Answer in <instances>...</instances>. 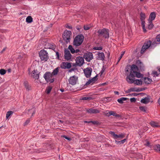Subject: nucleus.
I'll list each match as a JSON object with an SVG mask.
<instances>
[{
	"label": "nucleus",
	"mask_w": 160,
	"mask_h": 160,
	"mask_svg": "<svg viewBox=\"0 0 160 160\" xmlns=\"http://www.w3.org/2000/svg\"><path fill=\"white\" fill-rule=\"evenodd\" d=\"M130 68V72L129 74L127 76L126 80L129 83L132 84L133 83L134 81L131 79V78H134L135 77L138 78H142L143 75L138 72L139 69L136 65L132 64L131 65Z\"/></svg>",
	"instance_id": "f257e3e1"
},
{
	"label": "nucleus",
	"mask_w": 160,
	"mask_h": 160,
	"mask_svg": "<svg viewBox=\"0 0 160 160\" xmlns=\"http://www.w3.org/2000/svg\"><path fill=\"white\" fill-rule=\"evenodd\" d=\"M84 39V36L82 34L77 35L74 39L73 45L76 47L80 46L83 42Z\"/></svg>",
	"instance_id": "f03ea898"
},
{
	"label": "nucleus",
	"mask_w": 160,
	"mask_h": 160,
	"mask_svg": "<svg viewBox=\"0 0 160 160\" xmlns=\"http://www.w3.org/2000/svg\"><path fill=\"white\" fill-rule=\"evenodd\" d=\"M99 37L103 36L105 38H108L109 37V30L108 29L104 28L102 29H99L97 32Z\"/></svg>",
	"instance_id": "7ed1b4c3"
},
{
	"label": "nucleus",
	"mask_w": 160,
	"mask_h": 160,
	"mask_svg": "<svg viewBox=\"0 0 160 160\" xmlns=\"http://www.w3.org/2000/svg\"><path fill=\"white\" fill-rule=\"evenodd\" d=\"M71 34L72 33L71 31L65 30L64 31L63 34L62 35V37L64 40L67 43L70 42Z\"/></svg>",
	"instance_id": "20e7f679"
},
{
	"label": "nucleus",
	"mask_w": 160,
	"mask_h": 160,
	"mask_svg": "<svg viewBox=\"0 0 160 160\" xmlns=\"http://www.w3.org/2000/svg\"><path fill=\"white\" fill-rule=\"evenodd\" d=\"M48 52L44 50H41L39 52V56L42 61H47L48 58Z\"/></svg>",
	"instance_id": "39448f33"
},
{
	"label": "nucleus",
	"mask_w": 160,
	"mask_h": 160,
	"mask_svg": "<svg viewBox=\"0 0 160 160\" xmlns=\"http://www.w3.org/2000/svg\"><path fill=\"white\" fill-rule=\"evenodd\" d=\"M151 44L152 42L151 41L148 40L142 46L141 51V53H144L145 51L151 45Z\"/></svg>",
	"instance_id": "423d86ee"
},
{
	"label": "nucleus",
	"mask_w": 160,
	"mask_h": 160,
	"mask_svg": "<svg viewBox=\"0 0 160 160\" xmlns=\"http://www.w3.org/2000/svg\"><path fill=\"white\" fill-rule=\"evenodd\" d=\"M83 58L85 60L88 62H90V61L93 58V55L91 52H87L84 53L83 55Z\"/></svg>",
	"instance_id": "0eeeda50"
},
{
	"label": "nucleus",
	"mask_w": 160,
	"mask_h": 160,
	"mask_svg": "<svg viewBox=\"0 0 160 160\" xmlns=\"http://www.w3.org/2000/svg\"><path fill=\"white\" fill-rule=\"evenodd\" d=\"M71 64V62H63L60 64V67L63 69H69L72 67Z\"/></svg>",
	"instance_id": "6e6552de"
},
{
	"label": "nucleus",
	"mask_w": 160,
	"mask_h": 160,
	"mask_svg": "<svg viewBox=\"0 0 160 160\" xmlns=\"http://www.w3.org/2000/svg\"><path fill=\"white\" fill-rule=\"evenodd\" d=\"M92 71V68L90 67H87L83 70V72L87 78L90 77Z\"/></svg>",
	"instance_id": "1a4fd4ad"
},
{
	"label": "nucleus",
	"mask_w": 160,
	"mask_h": 160,
	"mask_svg": "<svg viewBox=\"0 0 160 160\" xmlns=\"http://www.w3.org/2000/svg\"><path fill=\"white\" fill-rule=\"evenodd\" d=\"M76 62L79 67L82 66L84 63L83 58L81 56L78 57L76 58Z\"/></svg>",
	"instance_id": "9d476101"
},
{
	"label": "nucleus",
	"mask_w": 160,
	"mask_h": 160,
	"mask_svg": "<svg viewBox=\"0 0 160 160\" xmlns=\"http://www.w3.org/2000/svg\"><path fill=\"white\" fill-rule=\"evenodd\" d=\"M64 59L67 61H69L71 58L72 55L70 53V51L67 49H65L64 52Z\"/></svg>",
	"instance_id": "9b49d317"
},
{
	"label": "nucleus",
	"mask_w": 160,
	"mask_h": 160,
	"mask_svg": "<svg viewBox=\"0 0 160 160\" xmlns=\"http://www.w3.org/2000/svg\"><path fill=\"white\" fill-rule=\"evenodd\" d=\"M109 133L112 135L115 139H118V138H122L125 137V134L122 133L117 135L114 132L111 131L109 132Z\"/></svg>",
	"instance_id": "f8f14e48"
},
{
	"label": "nucleus",
	"mask_w": 160,
	"mask_h": 160,
	"mask_svg": "<svg viewBox=\"0 0 160 160\" xmlns=\"http://www.w3.org/2000/svg\"><path fill=\"white\" fill-rule=\"evenodd\" d=\"M136 64L138 66V69H139L142 71H144V66L143 63L140 60H137Z\"/></svg>",
	"instance_id": "ddd939ff"
},
{
	"label": "nucleus",
	"mask_w": 160,
	"mask_h": 160,
	"mask_svg": "<svg viewBox=\"0 0 160 160\" xmlns=\"http://www.w3.org/2000/svg\"><path fill=\"white\" fill-rule=\"evenodd\" d=\"M86 112L88 113H94L96 114L99 113L100 111L98 109H93V108H90L86 110Z\"/></svg>",
	"instance_id": "4468645a"
},
{
	"label": "nucleus",
	"mask_w": 160,
	"mask_h": 160,
	"mask_svg": "<svg viewBox=\"0 0 160 160\" xmlns=\"http://www.w3.org/2000/svg\"><path fill=\"white\" fill-rule=\"evenodd\" d=\"M52 74L50 72H47L44 74L43 77L46 81H48V79L52 78Z\"/></svg>",
	"instance_id": "2eb2a0df"
},
{
	"label": "nucleus",
	"mask_w": 160,
	"mask_h": 160,
	"mask_svg": "<svg viewBox=\"0 0 160 160\" xmlns=\"http://www.w3.org/2000/svg\"><path fill=\"white\" fill-rule=\"evenodd\" d=\"M152 149L155 150V151L160 154V145L157 144L152 145L151 147Z\"/></svg>",
	"instance_id": "dca6fc26"
},
{
	"label": "nucleus",
	"mask_w": 160,
	"mask_h": 160,
	"mask_svg": "<svg viewBox=\"0 0 160 160\" xmlns=\"http://www.w3.org/2000/svg\"><path fill=\"white\" fill-rule=\"evenodd\" d=\"M150 97L149 96H148L147 97H145L144 98H142L141 100V102L145 104L151 102L150 101ZM151 102H152V101H151Z\"/></svg>",
	"instance_id": "f3484780"
},
{
	"label": "nucleus",
	"mask_w": 160,
	"mask_h": 160,
	"mask_svg": "<svg viewBox=\"0 0 160 160\" xmlns=\"http://www.w3.org/2000/svg\"><path fill=\"white\" fill-rule=\"evenodd\" d=\"M32 76L36 79H38L39 78L40 73H38V70H34L32 72Z\"/></svg>",
	"instance_id": "a211bd4d"
},
{
	"label": "nucleus",
	"mask_w": 160,
	"mask_h": 160,
	"mask_svg": "<svg viewBox=\"0 0 160 160\" xmlns=\"http://www.w3.org/2000/svg\"><path fill=\"white\" fill-rule=\"evenodd\" d=\"M105 58V56L104 53L98 52V56H97V59L99 60H103Z\"/></svg>",
	"instance_id": "6ab92c4d"
},
{
	"label": "nucleus",
	"mask_w": 160,
	"mask_h": 160,
	"mask_svg": "<svg viewBox=\"0 0 160 160\" xmlns=\"http://www.w3.org/2000/svg\"><path fill=\"white\" fill-rule=\"evenodd\" d=\"M156 17V13L154 12H152L149 15V18L148 19V21H152L154 20Z\"/></svg>",
	"instance_id": "aec40b11"
},
{
	"label": "nucleus",
	"mask_w": 160,
	"mask_h": 160,
	"mask_svg": "<svg viewBox=\"0 0 160 160\" xmlns=\"http://www.w3.org/2000/svg\"><path fill=\"white\" fill-rule=\"evenodd\" d=\"M69 82L70 84L72 85H75L76 84V79L75 78V76H73L70 77Z\"/></svg>",
	"instance_id": "412c9836"
},
{
	"label": "nucleus",
	"mask_w": 160,
	"mask_h": 160,
	"mask_svg": "<svg viewBox=\"0 0 160 160\" xmlns=\"http://www.w3.org/2000/svg\"><path fill=\"white\" fill-rule=\"evenodd\" d=\"M146 84H148L151 83L152 82V79L148 78H143L141 79Z\"/></svg>",
	"instance_id": "4be33fe9"
},
{
	"label": "nucleus",
	"mask_w": 160,
	"mask_h": 160,
	"mask_svg": "<svg viewBox=\"0 0 160 160\" xmlns=\"http://www.w3.org/2000/svg\"><path fill=\"white\" fill-rule=\"evenodd\" d=\"M134 78H131V79L133 80L134 81L133 83H134V84H135L137 85H141L142 84V81L143 80H139V79H136L135 80V79Z\"/></svg>",
	"instance_id": "5701e85b"
},
{
	"label": "nucleus",
	"mask_w": 160,
	"mask_h": 160,
	"mask_svg": "<svg viewBox=\"0 0 160 160\" xmlns=\"http://www.w3.org/2000/svg\"><path fill=\"white\" fill-rule=\"evenodd\" d=\"M131 67V65H127L125 68V72L126 73V74H127V75L129 73V71H130V68Z\"/></svg>",
	"instance_id": "b1692460"
},
{
	"label": "nucleus",
	"mask_w": 160,
	"mask_h": 160,
	"mask_svg": "<svg viewBox=\"0 0 160 160\" xmlns=\"http://www.w3.org/2000/svg\"><path fill=\"white\" fill-rule=\"evenodd\" d=\"M33 22V19L31 16L27 17L26 19V22L28 23H31Z\"/></svg>",
	"instance_id": "393cba45"
},
{
	"label": "nucleus",
	"mask_w": 160,
	"mask_h": 160,
	"mask_svg": "<svg viewBox=\"0 0 160 160\" xmlns=\"http://www.w3.org/2000/svg\"><path fill=\"white\" fill-rule=\"evenodd\" d=\"M24 85L25 88L27 90L29 91L30 89V86L29 85L27 82H24Z\"/></svg>",
	"instance_id": "a878e982"
},
{
	"label": "nucleus",
	"mask_w": 160,
	"mask_h": 160,
	"mask_svg": "<svg viewBox=\"0 0 160 160\" xmlns=\"http://www.w3.org/2000/svg\"><path fill=\"white\" fill-rule=\"evenodd\" d=\"M149 24L148 25V27L147 28L149 30L152 29L154 25L152 23V22H150V21H148Z\"/></svg>",
	"instance_id": "bb28decb"
},
{
	"label": "nucleus",
	"mask_w": 160,
	"mask_h": 160,
	"mask_svg": "<svg viewBox=\"0 0 160 160\" xmlns=\"http://www.w3.org/2000/svg\"><path fill=\"white\" fill-rule=\"evenodd\" d=\"M140 20L141 21L145 20L146 18V15L145 13L141 12L140 14Z\"/></svg>",
	"instance_id": "cd10ccee"
},
{
	"label": "nucleus",
	"mask_w": 160,
	"mask_h": 160,
	"mask_svg": "<svg viewBox=\"0 0 160 160\" xmlns=\"http://www.w3.org/2000/svg\"><path fill=\"white\" fill-rule=\"evenodd\" d=\"M126 141V139H124L120 141H118L117 140H115V143L117 144H123Z\"/></svg>",
	"instance_id": "c85d7f7f"
},
{
	"label": "nucleus",
	"mask_w": 160,
	"mask_h": 160,
	"mask_svg": "<svg viewBox=\"0 0 160 160\" xmlns=\"http://www.w3.org/2000/svg\"><path fill=\"white\" fill-rule=\"evenodd\" d=\"M59 67H58L55 69L53 71L52 74V75H56L57 74L59 71Z\"/></svg>",
	"instance_id": "c756f323"
},
{
	"label": "nucleus",
	"mask_w": 160,
	"mask_h": 160,
	"mask_svg": "<svg viewBox=\"0 0 160 160\" xmlns=\"http://www.w3.org/2000/svg\"><path fill=\"white\" fill-rule=\"evenodd\" d=\"M68 48L70 51L73 54L75 53V50L71 45H69V46Z\"/></svg>",
	"instance_id": "7c9ffc66"
},
{
	"label": "nucleus",
	"mask_w": 160,
	"mask_h": 160,
	"mask_svg": "<svg viewBox=\"0 0 160 160\" xmlns=\"http://www.w3.org/2000/svg\"><path fill=\"white\" fill-rule=\"evenodd\" d=\"M52 88L50 86H48L46 90V92L47 94H49L52 89Z\"/></svg>",
	"instance_id": "2f4dec72"
},
{
	"label": "nucleus",
	"mask_w": 160,
	"mask_h": 160,
	"mask_svg": "<svg viewBox=\"0 0 160 160\" xmlns=\"http://www.w3.org/2000/svg\"><path fill=\"white\" fill-rule=\"evenodd\" d=\"M98 75H97L95 76L93 78H92L89 79L90 81H91V82H92V83H94L95 82L97 81L98 80L97 78Z\"/></svg>",
	"instance_id": "473e14b6"
},
{
	"label": "nucleus",
	"mask_w": 160,
	"mask_h": 160,
	"mask_svg": "<svg viewBox=\"0 0 160 160\" xmlns=\"http://www.w3.org/2000/svg\"><path fill=\"white\" fill-rule=\"evenodd\" d=\"M150 124L151 126L154 127H159V126L158 125V124L154 122H152Z\"/></svg>",
	"instance_id": "72a5a7b5"
},
{
	"label": "nucleus",
	"mask_w": 160,
	"mask_h": 160,
	"mask_svg": "<svg viewBox=\"0 0 160 160\" xmlns=\"http://www.w3.org/2000/svg\"><path fill=\"white\" fill-rule=\"evenodd\" d=\"M125 51L122 52H121L122 54H121L120 56L118 58V60L117 62L116 63V64H117L119 62L120 60H121V59L122 58L123 56L124 55L125 53Z\"/></svg>",
	"instance_id": "f704fd0d"
},
{
	"label": "nucleus",
	"mask_w": 160,
	"mask_h": 160,
	"mask_svg": "<svg viewBox=\"0 0 160 160\" xmlns=\"http://www.w3.org/2000/svg\"><path fill=\"white\" fill-rule=\"evenodd\" d=\"M13 113V112L11 111H9L6 114V118L7 119H8Z\"/></svg>",
	"instance_id": "c9c22d12"
},
{
	"label": "nucleus",
	"mask_w": 160,
	"mask_h": 160,
	"mask_svg": "<svg viewBox=\"0 0 160 160\" xmlns=\"http://www.w3.org/2000/svg\"><path fill=\"white\" fill-rule=\"evenodd\" d=\"M92 99V98L90 97H86L82 98L81 100H90Z\"/></svg>",
	"instance_id": "e433bc0d"
},
{
	"label": "nucleus",
	"mask_w": 160,
	"mask_h": 160,
	"mask_svg": "<svg viewBox=\"0 0 160 160\" xmlns=\"http://www.w3.org/2000/svg\"><path fill=\"white\" fill-rule=\"evenodd\" d=\"M140 109L144 112H146V108L145 107H143V106H141V107H140L139 108Z\"/></svg>",
	"instance_id": "4c0bfd02"
},
{
	"label": "nucleus",
	"mask_w": 160,
	"mask_h": 160,
	"mask_svg": "<svg viewBox=\"0 0 160 160\" xmlns=\"http://www.w3.org/2000/svg\"><path fill=\"white\" fill-rule=\"evenodd\" d=\"M143 94V93H134L129 94L128 95L129 96H137L139 94Z\"/></svg>",
	"instance_id": "58836bf2"
},
{
	"label": "nucleus",
	"mask_w": 160,
	"mask_h": 160,
	"mask_svg": "<svg viewBox=\"0 0 160 160\" xmlns=\"http://www.w3.org/2000/svg\"><path fill=\"white\" fill-rule=\"evenodd\" d=\"M6 71L3 69H0V74L1 75H4L6 73Z\"/></svg>",
	"instance_id": "ea45409f"
},
{
	"label": "nucleus",
	"mask_w": 160,
	"mask_h": 160,
	"mask_svg": "<svg viewBox=\"0 0 160 160\" xmlns=\"http://www.w3.org/2000/svg\"><path fill=\"white\" fill-rule=\"evenodd\" d=\"M152 74L153 75V77H158L159 76V74L158 73L157 71H153L152 72Z\"/></svg>",
	"instance_id": "a19ab883"
},
{
	"label": "nucleus",
	"mask_w": 160,
	"mask_h": 160,
	"mask_svg": "<svg viewBox=\"0 0 160 160\" xmlns=\"http://www.w3.org/2000/svg\"><path fill=\"white\" fill-rule=\"evenodd\" d=\"M55 45L54 44H50L48 48L49 49H52L54 50L55 49Z\"/></svg>",
	"instance_id": "79ce46f5"
},
{
	"label": "nucleus",
	"mask_w": 160,
	"mask_h": 160,
	"mask_svg": "<svg viewBox=\"0 0 160 160\" xmlns=\"http://www.w3.org/2000/svg\"><path fill=\"white\" fill-rule=\"evenodd\" d=\"M68 70V72H71L72 71H74L76 70H77L78 69L77 68H76L75 67H73L71 68H70Z\"/></svg>",
	"instance_id": "37998d69"
},
{
	"label": "nucleus",
	"mask_w": 160,
	"mask_h": 160,
	"mask_svg": "<svg viewBox=\"0 0 160 160\" xmlns=\"http://www.w3.org/2000/svg\"><path fill=\"white\" fill-rule=\"evenodd\" d=\"M62 137L65 138L69 141H70L71 140V138L68 137L67 136L64 135L62 136Z\"/></svg>",
	"instance_id": "c03bdc74"
},
{
	"label": "nucleus",
	"mask_w": 160,
	"mask_h": 160,
	"mask_svg": "<svg viewBox=\"0 0 160 160\" xmlns=\"http://www.w3.org/2000/svg\"><path fill=\"white\" fill-rule=\"evenodd\" d=\"M131 92H138V88H130Z\"/></svg>",
	"instance_id": "a18cd8bd"
},
{
	"label": "nucleus",
	"mask_w": 160,
	"mask_h": 160,
	"mask_svg": "<svg viewBox=\"0 0 160 160\" xmlns=\"http://www.w3.org/2000/svg\"><path fill=\"white\" fill-rule=\"evenodd\" d=\"M156 39L157 40V41L158 42H160L159 43H160V34L158 35L156 37Z\"/></svg>",
	"instance_id": "49530a36"
},
{
	"label": "nucleus",
	"mask_w": 160,
	"mask_h": 160,
	"mask_svg": "<svg viewBox=\"0 0 160 160\" xmlns=\"http://www.w3.org/2000/svg\"><path fill=\"white\" fill-rule=\"evenodd\" d=\"M93 49L95 50H102V47H95Z\"/></svg>",
	"instance_id": "de8ad7c7"
},
{
	"label": "nucleus",
	"mask_w": 160,
	"mask_h": 160,
	"mask_svg": "<svg viewBox=\"0 0 160 160\" xmlns=\"http://www.w3.org/2000/svg\"><path fill=\"white\" fill-rule=\"evenodd\" d=\"M92 123L94 124L97 125H99L100 124V123L97 121H92Z\"/></svg>",
	"instance_id": "09e8293b"
},
{
	"label": "nucleus",
	"mask_w": 160,
	"mask_h": 160,
	"mask_svg": "<svg viewBox=\"0 0 160 160\" xmlns=\"http://www.w3.org/2000/svg\"><path fill=\"white\" fill-rule=\"evenodd\" d=\"M83 28L85 30H87L90 29V27H89L88 25H84Z\"/></svg>",
	"instance_id": "8fccbe9b"
},
{
	"label": "nucleus",
	"mask_w": 160,
	"mask_h": 160,
	"mask_svg": "<svg viewBox=\"0 0 160 160\" xmlns=\"http://www.w3.org/2000/svg\"><path fill=\"white\" fill-rule=\"evenodd\" d=\"M30 121V119H28L25 122L24 124V126H25L27 125L28 124Z\"/></svg>",
	"instance_id": "3c124183"
},
{
	"label": "nucleus",
	"mask_w": 160,
	"mask_h": 160,
	"mask_svg": "<svg viewBox=\"0 0 160 160\" xmlns=\"http://www.w3.org/2000/svg\"><path fill=\"white\" fill-rule=\"evenodd\" d=\"M117 101L119 103L121 104H122L123 103V102L121 98L118 99Z\"/></svg>",
	"instance_id": "603ef678"
},
{
	"label": "nucleus",
	"mask_w": 160,
	"mask_h": 160,
	"mask_svg": "<svg viewBox=\"0 0 160 160\" xmlns=\"http://www.w3.org/2000/svg\"><path fill=\"white\" fill-rule=\"evenodd\" d=\"M130 101L131 102H135L136 101V99L135 98H131L130 99Z\"/></svg>",
	"instance_id": "864d4df0"
},
{
	"label": "nucleus",
	"mask_w": 160,
	"mask_h": 160,
	"mask_svg": "<svg viewBox=\"0 0 160 160\" xmlns=\"http://www.w3.org/2000/svg\"><path fill=\"white\" fill-rule=\"evenodd\" d=\"M105 71V68L103 67L102 68V70L100 72V76H101L103 74V73Z\"/></svg>",
	"instance_id": "5fc2aeb1"
},
{
	"label": "nucleus",
	"mask_w": 160,
	"mask_h": 160,
	"mask_svg": "<svg viewBox=\"0 0 160 160\" xmlns=\"http://www.w3.org/2000/svg\"><path fill=\"white\" fill-rule=\"evenodd\" d=\"M56 58L58 59H59V54L58 52H56Z\"/></svg>",
	"instance_id": "6e6d98bb"
},
{
	"label": "nucleus",
	"mask_w": 160,
	"mask_h": 160,
	"mask_svg": "<svg viewBox=\"0 0 160 160\" xmlns=\"http://www.w3.org/2000/svg\"><path fill=\"white\" fill-rule=\"evenodd\" d=\"M65 27L66 28H68L69 29H72V27L71 26H69L68 24H67L66 25Z\"/></svg>",
	"instance_id": "4d7b16f0"
},
{
	"label": "nucleus",
	"mask_w": 160,
	"mask_h": 160,
	"mask_svg": "<svg viewBox=\"0 0 160 160\" xmlns=\"http://www.w3.org/2000/svg\"><path fill=\"white\" fill-rule=\"evenodd\" d=\"M54 78H52L51 79V78H50L49 79H48V81H46L47 82H50V83H52L54 81Z\"/></svg>",
	"instance_id": "13d9d810"
},
{
	"label": "nucleus",
	"mask_w": 160,
	"mask_h": 160,
	"mask_svg": "<svg viewBox=\"0 0 160 160\" xmlns=\"http://www.w3.org/2000/svg\"><path fill=\"white\" fill-rule=\"evenodd\" d=\"M142 22H141V25L142 26V27H144L145 26V21H144V20H142V21H141Z\"/></svg>",
	"instance_id": "bf43d9fd"
},
{
	"label": "nucleus",
	"mask_w": 160,
	"mask_h": 160,
	"mask_svg": "<svg viewBox=\"0 0 160 160\" xmlns=\"http://www.w3.org/2000/svg\"><path fill=\"white\" fill-rule=\"evenodd\" d=\"M138 92L141 91L145 90V88H138Z\"/></svg>",
	"instance_id": "052dcab7"
},
{
	"label": "nucleus",
	"mask_w": 160,
	"mask_h": 160,
	"mask_svg": "<svg viewBox=\"0 0 160 160\" xmlns=\"http://www.w3.org/2000/svg\"><path fill=\"white\" fill-rule=\"evenodd\" d=\"M145 145L147 146L150 147V148L151 147H152V146L150 145V143L148 141L145 144Z\"/></svg>",
	"instance_id": "680f3d73"
},
{
	"label": "nucleus",
	"mask_w": 160,
	"mask_h": 160,
	"mask_svg": "<svg viewBox=\"0 0 160 160\" xmlns=\"http://www.w3.org/2000/svg\"><path fill=\"white\" fill-rule=\"evenodd\" d=\"M91 81H90V79H89L88 81L87 82L85 83L86 85H89L90 83H91Z\"/></svg>",
	"instance_id": "e2e57ef3"
},
{
	"label": "nucleus",
	"mask_w": 160,
	"mask_h": 160,
	"mask_svg": "<svg viewBox=\"0 0 160 160\" xmlns=\"http://www.w3.org/2000/svg\"><path fill=\"white\" fill-rule=\"evenodd\" d=\"M76 28L77 29V30L79 31L81 29V27L80 26H77L76 27Z\"/></svg>",
	"instance_id": "0e129e2a"
},
{
	"label": "nucleus",
	"mask_w": 160,
	"mask_h": 160,
	"mask_svg": "<svg viewBox=\"0 0 160 160\" xmlns=\"http://www.w3.org/2000/svg\"><path fill=\"white\" fill-rule=\"evenodd\" d=\"M131 92L130 90V88L129 89H128V90H127V91H125V92L126 93H128L130 92Z\"/></svg>",
	"instance_id": "69168bd1"
},
{
	"label": "nucleus",
	"mask_w": 160,
	"mask_h": 160,
	"mask_svg": "<svg viewBox=\"0 0 160 160\" xmlns=\"http://www.w3.org/2000/svg\"><path fill=\"white\" fill-rule=\"evenodd\" d=\"M78 66V64L77 63H76V62L75 63H73L72 64V66L73 67H75L76 68L77 66Z\"/></svg>",
	"instance_id": "338daca9"
},
{
	"label": "nucleus",
	"mask_w": 160,
	"mask_h": 160,
	"mask_svg": "<svg viewBox=\"0 0 160 160\" xmlns=\"http://www.w3.org/2000/svg\"><path fill=\"white\" fill-rule=\"evenodd\" d=\"M113 111H110L109 112V115H110V116L111 115H112L113 114Z\"/></svg>",
	"instance_id": "774afa93"
}]
</instances>
